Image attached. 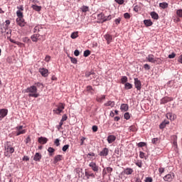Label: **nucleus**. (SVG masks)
<instances>
[{
    "mask_svg": "<svg viewBox=\"0 0 182 182\" xmlns=\"http://www.w3.org/2000/svg\"><path fill=\"white\" fill-rule=\"evenodd\" d=\"M24 93H28V97H39L38 88L35 85H32L24 90Z\"/></svg>",
    "mask_w": 182,
    "mask_h": 182,
    "instance_id": "1",
    "label": "nucleus"
},
{
    "mask_svg": "<svg viewBox=\"0 0 182 182\" xmlns=\"http://www.w3.org/2000/svg\"><path fill=\"white\" fill-rule=\"evenodd\" d=\"M15 151V149L11 146V144H7L5 146L4 156L5 157H11V154Z\"/></svg>",
    "mask_w": 182,
    "mask_h": 182,
    "instance_id": "2",
    "label": "nucleus"
},
{
    "mask_svg": "<svg viewBox=\"0 0 182 182\" xmlns=\"http://www.w3.org/2000/svg\"><path fill=\"white\" fill-rule=\"evenodd\" d=\"M55 109L53 110V113L55 114H60L63 110H65V105L63 103L60 102L58 105H56Z\"/></svg>",
    "mask_w": 182,
    "mask_h": 182,
    "instance_id": "3",
    "label": "nucleus"
},
{
    "mask_svg": "<svg viewBox=\"0 0 182 182\" xmlns=\"http://www.w3.org/2000/svg\"><path fill=\"white\" fill-rule=\"evenodd\" d=\"M16 136H21V134H25L26 129H23V126L20 125L16 127Z\"/></svg>",
    "mask_w": 182,
    "mask_h": 182,
    "instance_id": "4",
    "label": "nucleus"
},
{
    "mask_svg": "<svg viewBox=\"0 0 182 182\" xmlns=\"http://www.w3.org/2000/svg\"><path fill=\"white\" fill-rule=\"evenodd\" d=\"M98 19H100L102 22H106V21H110L112 19V16L109 15L108 16H105V14L100 13L97 15Z\"/></svg>",
    "mask_w": 182,
    "mask_h": 182,
    "instance_id": "5",
    "label": "nucleus"
},
{
    "mask_svg": "<svg viewBox=\"0 0 182 182\" xmlns=\"http://www.w3.org/2000/svg\"><path fill=\"white\" fill-rule=\"evenodd\" d=\"M175 177L176 175L174 174V173H170L164 176V181L171 182L173 181V180H174Z\"/></svg>",
    "mask_w": 182,
    "mask_h": 182,
    "instance_id": "6",
    "label": "nucleus"
},
{
    "mask_svg": "<svg viewBox=\"0 0 182 182\" xmlns=\"http://www.w3.org/2000/svg\"><path fill=\"white\" fill-rule=\"evenodd\" d=\"M112 171H113V168H111V167L105 168L102 170V177L105 178V176H107V174L109 176H112Z\"/></svg>",
    "mask_w": 182,
    "mask_h": 182,
    "instance_id": "7",
    "label": "nucleus"
},
{
    "mask_svg": "<svg viewBox=\"0 0 182 182\" xmlns=\"http://www.w3.org/2000/svg\"><path fill=\"white\" fill-rule=\"evenodd\" d=\"M89 167H91L92 171H95V173L99 171V166H97L95 162H90L89 164Z\"/></svg>",
    "mask_w": 182,
    "mask_h": 182,
    "instance_id": "8",
    "label": "nucleus"
},
{
    "mask_svg": "<svg viewBox=\"0 0 182 182\" xmlns=\"http://www.w3.org/2000/svg\"><path fill=\"white\" fill-rule=\"evenodd\" d=\"M134 86L138 90H141V81L139 78H134Z\"/></svg>",
    "mask_w": 182,
    "mask_h": 182,
    "instance_id": "9",
    "label": "nucleus"
},
{
    "mask_svg": "<svg viewBox=\"0 0 182 182\" xmlns=\"http://www.w3.org/2000/svg\"><path fill=\"white\" fill-rule=\"evenodd\" d=\"M8 115V109H0V120H2L4 117Z\"/></svg>",
    "mask_w": 182,
    "mask_h": 182,
    "instance_id": "10",
    "label": "nucleus"
},
{
    "mask_svg": "<svg viewBox=\"0 0 182 182\" xmlns=\"http://www.w3.org/2000/svg\"><path fill=\"white\" fill-rule=\"evenodd\" d=\"M16 23L19 26H25L26 23L25 22V19L23 18V17H21L20 18H16Z\"/></svg>",
    "mask_w": 182,
    "mask_h": 182,
    "instance_id": "11",
    "label": "nucleus"
},
{
    "mask_svg": "<svg viewBox=\"0 0 182 182\" xmlns=\"http://www.w3.org/2000/svg\"><path fill=\"white\" fill-rule=\"evenodd\" d=\"M63 159V156H62V155H56L54 157L53 164H57L58 163H59V161H62Z\"/></svg>",
    "mask_w": 182,
    "mask_h": 182,
    "instance_id": "12",
    "label": "nucleus"
},
{
    "mask_svg": "<svg viewBox=\"0 0 182 182\" xmlns=\"http://www.w3.org/2000/svg\"><path fill=\"white\" fill-rule=\"evenodd\" d=\"M146 60H148V62H150L151 63H155L157 62V60H156V59H154V55L152 54H149L148 55V56L146 58Z\"/></svg>",
    "mask_w": 182,
    "mask_h": 182,
    "instance_id": "13",
    "label": "nucleus"
},
{
    "mask_svg": "<svg viewBox=\"0 0 182 182\" xmlns=\"http://www.w3.org/2000/svg\"><path fill=\"white\" fill-rule=\"evenodd\" d=\"M108 154H109V149L107 148H104L100 153V156L103 157H106V156H108Z\"/></svg>",
    "mask_w": 182,
    "mask_h": 182,
    "instance_id": "14",
    "label": "nucleus"
},
{
    "mask_svg": "<svg viewBox=\"0 0 182 182\" xmlns=\"http://www.w3.org/2000/svg\"><path fill=\"white\" fill-rule=\"evenodd\" d=\"M134 171L132 168H127L124 170L123 173L127 176H130V174H133Z\"/></svg>",
    "mask_w": 182,
    "mask_h": 182,
    "instance_id": "15",
    "label": "nucleus"
},
{
    "mask_svg": "<svg viewBox=\"0 0 182 182\" xmlns=\"http://www.w3.org/2000/svg\"><path fill=\"white\" fill-rule=\"evenodd\" d=\"M115 141H116V136L109 135L107 136V141H108L109 144H112V143H113Z\"/></svg>",
    "mask_w": 182,
    "mask_h": 182,
    "instance_id": "16",
    "label": "nucleus"
},
{
    "mask_svg": "<svg viewBox=\"0 0 182 182\" xmlns=\"http://www.w3.org/2000/svg\"><path fill=\"white\" fill-rule=\"evenodd\" d=\"M38 141L40 144H46L48 143V138L43 136L39 137Z\"/></svg>",
    "mask_w": 182,
    "mask_h": 182,
    "instance_id": "17",
    "label": "nucleus"
},
{
    "mask_svg": "<svg viewBox=\"0 0 182 182\" xmlns=\"http://www.w3.org/2000/svg\"><path fill=\"white\" fill-rule=\"evenodd\" d=\"M39 73L42 76L44 77H46L48 76V70L45 68H40L39 69Z\"/></svg>",
    "mask_w": 182,
    "mask_h": 182,
    "instance_id": "18",
    "label": "nucleus"
},
{
    "mask_svg": "<svg viewBox=\"0 0 182 182\" xmlns=\"http://www.w3.org/2000/svg\"><path fill=\"white\" fill-rule=\"evenodd\" d=\"M41 159H42V154L39 153H36V154L33 156V161H41Z\"/></svg>",
    "mask_w": 182,
    "mask_h": 182,
    "instance_id": "19",
    "label": "nucleus"
},
{
    "mask_svg": "<svg viewBox=\"0 0 182 182\" xmlns=\"http://www.w3.org/2000/svg\"><path fill=\"white\" fill-rule=\"evenodd\" d=\"M39 36H41V35L38 34V33L32 35L31 37V41L33 42H38V41L39 39Z\"/></svg>",
    "mask_w": 182,
    "mask_h": 182,
    "instance_id": "20",
    "label": "nucleus"
},
{
    "mask_svg": "<svg viewBox=\"0 0 182 182\" xmlns=\"http://www.w3.org/2000/svg\"><path fill=\"white\" fill-rule=\"evenodd\" d=\"M105 38L106 39L107 44L109 45L110 42H112V40L113 39V36L110 34H106L105 36Z\"/></svg>",
    "mask_w": 182,
    "mask_h": 182,
    "instance_id": "21",
    "label": "nucleus"
},
{
    "mask_svg": "<svg viewBox=\"0 0 182 182\" xmlns=\"http://www.w3.org/2000/svg\"><path fill=\"white\" fill-rule=\"evenodd\" d=\"M120 109L122 112H127V110H129V105L127 104H122Z\"/></svg>",
    "mask_w": 182,
    "mask_h": 182,
    "instance_id": "22",
    "label": "nucleus"
},
{
    "mask_svg": "<svg viewBox=\"0 0 182 182\" xmlns=\"http://www.w3.org/2000/svg\"><path fill=\"white\" fill-rule=\"evenodd\" d=\"M114 101H108L105 104H104V106H105L106 107H114Z\"/></svg>",
    "mask_w": 182,
    "mask_h": 182,
    "instance_id": "23",
    "label": "nucleus"
},
{
    "mask_svg": "<svg viewBox=\"0 0 182 182\" xmlns=\"http://www.w3.org/2000/svg\"><path fill=\"white\" fill-rule=\"evenodd\" d=\"M159 8H161L162 9H167V8H168V4L166 2L160 3Z\"/></svg>",
    "mask_w": 182,
    "mask_h": 182,
    "instance_id": "24",
    "label": "nucleus"
},
{
    "mask_svg": "<svg viewBox=\"0 0 182 182\" xmlns=\"http://www.w3.org/2000/svg\"><path fill=\"white\" fill-rule=\"evenodd\" d=\"M151 16L152 19H159V14L157 13H156L155 11H152L151 12Z\"/></svg>",
    "mask_w": 182,
    "mask_h": 182,
    "instance_id": "25",
    "label": "nucleus"
},
{
    "mask_svg": "<svg viewBox=\"0 0 182 182\" xmlns=\"http://www.w3.org/2000/svg\"><path fill=\"white\" fill-rule=\"evenodd\" d=\"M31 8H33V9L34 11H36L37 12H39L42 9V6H37V5H35V4H33L31 6Z\"/></svg>",
    "mask_w": 182,
    "mask_h": 182,
    "instance_id": "26",
    "label": "nucleus"
},
{
    "mask_svg": "<svg viewBox=\"0 0 182 182\" xmlns=\"http://www.w3.org/2000/svg\"><path fill=\"white\" fill-rule=\"evenodd\" d=\"M132 88H133V85L130 84V82H126L124 84V89H126V90H129Z\"/></svg>",
    "mask_w": 182,
    "mask_h": 182,
    "instance_id": "27",
    "label": "nucleus"
},
{
    "mask_svg": "<svg viewBox=\"0 0 182 182\" xmlns=\"http://www.w3.org/2000/svg\"><path fill=\"white\" fill-rule=\"evenodd\" d=\"M144 23L146 26H151V25H153L151 20H144Z\"/></svg>",
    "mask_w": 182,
    "mask_h": 182,
    "instance_id": "28",
    "label": "nucleus"
},
{
    "mask_svg": "<svg viewBox=\"0 0 182 182\" xmlns=\"http://www.w3.org/2000/svg\"><path fill=\"white\" fill-rule=\"evenodd\" d=\"M16 15L18 16L17 19H19L21 18H23V13L20 10H18L16 11Z\"/></svg>",
    "mask_w": 182,
    "mask_h": 182,
    "instance_id": "29",
    "label": "nucleus"
},
{
    "mask_svg": "<svg viewBox=\"0 0 182 182\" xmlns=\"http://www.w3.org/2000/svg\"><path fill=\"white\" fill-rule=\"evenodd\" d=\"M80 10L82 11V12H89V6H82L81 8H80Z\"/></svg>",
    "mask_w": 182,
    "mask_h": 182,
    "instance_id": "30",
    "label": "nucleus"
},
{
    "mask_svg": "<svg viewBox=\"0 0 182 182\" xmlns=\"http://www.w3.org/2000/svg\"><path fill=\"white\" fill-rule=\"evenodd\" d=\"M48 151L49 153V156H53V153H55V149H53V147H49L48 149Z\"/></svg>",
    "mask_w": 182,
    "mask_h": 182,
    "instance_id": "31",
    "label": "nucleus"
},
{
    "mask_svg": "<svg viewBox=\"0 0 182 182\" xmlns=\"http://www.w3.org/2000/svg\"><path fill=\"white\" fill-rule=\"evenodd\" d=\"M121 83H122V85H126V83H127V77L126 76L122 77Z\"/></svg>",
    "mask_w": 182,
    "mask_h": 182,
    "instance_id": "32",
    "label": "nucleus"
},
{
    "mask_svg": "<svg viewBox=\"0 0 182 182\" xmlns=\"http://www.w3.org/2000/svg\"><path fill=\"white\" fill-rule=\"evenodd\" d=\"M134 12H140V11H141V7L139 5H136L134 6Z\"/></svg>",
    "mask_w": 182,
    "mask_h": 182,
    "instance_id": "33",
    "label": "nucleus"
},
{
    "mask_svg": "<svg viewBox=\"0 0 182 182\" xmlns=\"http://www.w3.org/2000/svg\"><path fill=\"white\" fill-rule=\"evenodd\" d=\"M166 118L168 119L169 120H174V116H173L172 113H167Z\"/></svg>",
    "mask_w": 182,
    "mask_h": 182,
    "instance_id": "34",
    "label": "nucleus"
},
{
    "mask_svg": "<svg viewBox=\"0 0 182 182\" xmlns=\"http://www.w3.org/2000/svg\"><path fill=\"white\" fill-rule=\"evenodd\" d=\"M106 99V96L102 95V97H97V101L99 102L100 103L103 102Z\"/></svg>",
    "mask_w": 182,
    "mask_h": 182,
    "instance_id": "35",
    "label": "nucleus"
},
{
    "mask_svg": "<svg viewBox=\"0 0 182 182\" xmlns=\"http://www.w3.org/2000/svg\"><path fill=\"white\" fill-rule=\"evenodd\" d=\"M92 75H95V73H93V71H90V72L87 71V72L85 73V77H90V76H92Z\"/></svg>",
    "mask_w": 182,
    "mask_h": 182,
    "instance_id": "36",
    "label": "nucleus"
},
{
    "mask_svg": "<svg viewBox=\"0 0 182 182\" xmlns=\"http://www.w3.org/2000/svg\"><path fill=\"white\" fill-rule=\"evenodd\" d=\"M176 15L178 18H182V9H178L176 11Z\"/></svg>",
    "mask_w": 182,
    "mask_h": 182,
    "instance_id": "37",
    "label": "nucleus"
},
{
    "mask_svg": "<svg viewBox=\"0 0 182 182\" xmlns=\"http://www.w3.org/2000/svg\"><path fill=\"white\" fill-rule=\"evenodd\" d=\"M173 146H177V136L173 135Z\"/></svg>",
    "mask_w": 182,
    "mask_h": 182,
    "instance_id": "38",
    "label": "nucleus"
},
{
    "mask_svg": "<svg viewBox=\"0 0 182 182\" xmlns=\"http://www.w3.org/2000/svg\"><path fill=\"white\" fill-rule=\"evenodd\" d=\"M168 122H162L160 125H159V128L160 129H164V127H166V124H168Z\"/></svg>",
    "mask_w": 182,
    "mask_h": 182,
    "instance_id": "39",
    "label": "nucleus"
},
{
    "mask_svg": "<svg viewBox=\"0 0 182 182\" xmlns=\"http://www.w3.org/2000/svg\"><path fill=\"white\" fill-rule=\"evenodd\" d=\"M84 56L85 58H87V56H89L90 55V50H87L85 51H84Z\"/></svg>",
    "mask_w": 182,
    "mask_h": 182,
    "instance_id": "40",
    "label": "nucleus"
},
{
    "mask_svg": "<svg viewBox=\"0 0 182 182\" xmlns=\"http://www.w3.org/2000/svg\"><path fill=\"white\" fill-rule=\"evenodd\" d=\"M124 117L126 119V120H129V119H130V114L129 112H126L124 114Z\"/></svg>",
    "mask_w": 182,
    "mask_h": 182,
    "instance_id": "41",
    "label": "nucleus"
},
{
    "mask_svg": "<svg viewBox=\"0 0 182 182\" xmlns=\"http://www.w3.org/2000/svg\"><path fill=\"white\" fill-rule=\"evenodd\" d=\"M85 176L87 177H93L95 178V173H90L89 172H85Z\"/></svg>",
    "mask_w": 182,
    "mask_h": 182,
    "instance_id": "42",
    "label": "nucleus"
},
{
    "mask_svg": "<svg viewBox=\"0 0 182 182\" xmlns=\"http://www.w3.org/2000/svg\"><path fill=\"white\" fill-rule=\"evenodd\" d=\"M72 39H76L77 38V32H74L71 34Z\"/></svg>",
    "mask_w": 182,
    "mask_h": 182,
    "instance_id": "43",
    "label": "nucleus"
},
{
    "mask_svg": "<svg viewBox=\"0 0 182 182\" xmlns=\"http://www.w3.org/2000/svg\"><path fill=\"white\" fill-rule=\"evenodd\" d=\"M180 17H178V16L176 17H173V22H175V23H177L178 22H180Z\"/></svg>",
    "mask_w": 182,
    "mask_h": 182,
    "instance_id": "44",
    "label": "nucleus"
},
{
    "mask_svg": "<svg viewBox=\"0 0 182 182\" xmlns=\"http://www.w3.org/2000/svg\"><path fill=\"white\" fill-rule=\"evenodd\" d=\"M70 61L72 63H74V65H76V63H77V59L75 58H70Z\"/></svg>",
    "mask_w": 182,
    "mask_h": 182,
    "instance_id": "45",
    "label": "nucleus"
},
{
    "mask_svg": "<svg viewBox=\"0 0 182 182\" xmlns=\"http://www.w3.org/2000/svg\"><path fill=\"white\" fill-rule=\"evenodd\" d=\"M40 28H41V26H36V27L33 28V33H36V32H39Z\"/></svg>",
    "mask_w": 182,
    "mask_h": 182,
    "instance_id": "46",
    "label": "nucleus"
},
{
    "mask_svg": "<svg viewBox=\"0 0 182 182\" xmlns=\"http://www.w3.org/2000/svg\"><path fill=\"white\" fill-rule=\"evenodd\" d=\"M59 141H60L59 139H56L55 140V141H54V144H55V146H56L57 147H58V146H60V143Z\"/></svg>",
    "mask_w": 182,
    "mask_h": 182,
    "instance_id": "47",
    "label": "nucleus"
},
{
    "mask_svg": "<svg viewBox=\"0 0 182 182\" xmlns=\"http://www.w3.org/2000/svg\"><path fill=\"white\" fill-rule=\"evenodd\" d=\"M68 120V115L64 114L62 117L61 122H66Z\"/></svg>",
    "mask_w": 182,
    "mask_h": 182,
    "instance_id": "48",
    "label": "nucleus"
},
{
    "mask_svg": "<svg viewBox=\"0 0 182 182\" xmlns=\"http://www.w3.org/2000/svg\"><path fill=\"white\" fill-rule=\"evenodd\" d=\"M115 2L119 4V5H123L124 4V0H115Z\"/></svg>",
    "mask_w": 182,
    "mask_h": 182,
    "instance_id": "49",
    "label": "nucleus"
},
{
    "mask_svg": "<svg viewBox=\"0 0 182 182\" xmlns=\"http://www.w3.org/2000/svg\"><path fill=\"white\" fill-rule=\"evenodd\" d=\"M151 141L153 144H157L159 143V138H154Z\"/></svg>",
    "mask_w": 182,
    "mask_h": 182,
    "instance_id": "50",
    "label": "nucleus"
},
{
    "mask_svg": "<svg viewBox=\"0 0 182 182\" xmlns=\"http://www.w3.org/2000/svg\"><path fill=\"white\" fill-rule=\"evenodd\" d=\"M169 59H174L176 58V53H172L171 55L168 57Z\"/></svg>",
    "mask_w": 182,
    "mask_h": 182,
    "instance_id": "51",
    "label": "nucleus"
},
{
    "mask_svg": "<svg viewBox=\"0 0 182 182\" xmlns=\"http://www.w3.org/2000/svg\"><path fill=\"white\" fill-rule=\"evenodd\" d=\"M138 147H144V146H146V143L145 142H139L137 144Z\"/></svg>",
    "mask_w": 182,
    "mask_h": 182,
    "instance_id": "52",
    "label": "nucleus"
},
{
    "mask_svg": "<svg viewBox=\"0 0 182 182\" xmlns=\"http://www.w3.org/2000/svg\"><path fill=\"white\" fill-rule=\"evenodd\" d=\"M124 18H125V19H130V14L129 13H125L124 14Z\"/></svg>",
    "mask_w": 182,
    "mask_h": 182,
    "instance_id": "53",
    "label": "nucleus"
},
{
    "mask_svg": "<svg viewBox=\"0 0 182 182\" xmlns=\"http://www.w3.org/2000/svg\"><path fill=\"white\" fill-rule=\"evenodd\" d=\"M68 149H69V145L68 144L64 145L63 146V151H66V150H68Z\"/></svg>",
    "mask_w": 182,
    "mask_h": 182,
    "instance_id": "54",
    "label": "nucleus"
},
{
    "mask_svg": "<svg viewBox=\"0 0 182 182\" xmlns=\"http://www.w3.org/2000/svg\"><path fill=\"white\" fill-rule=\"evenodd\" d=\"M26 144H28V143H31V136H28L25 140Z\"/></svg>",
    "mask_w": 182,
    "mask_h": 182,
    "instance_id": "55",
    "label": "nucleus"
},
{
    "mask_svg": "<svg viewBox=\"0 0 182 182\" xmlns=\"http://www.w3.org/2000/svg\"><path fill=\"white\" fill-rule=\"evenodd\" d=\"M144 68L145 69V70H150V65H149V64H145L144 65Z\"/></svg>",
    "mask_w": 182,
    "mask_h": 182,
    "instance_id": "56",
    "label": "nucleus"
},
{
    "mask_svg": "<svg viewBox=\"0 0 182 182\" xmlns=\"http://www.w3.org/2000/svg\"><path fill=\"white\" fill-rule=\"evenodd\" d=\"M145 181L146 182H153V178L151 177H146Z\"/></svg>",
    "mask_w": 182,
    "mask_h": 182,
    "instance_id": "57",
    "label": "nucleus"
},
{
    "mask_svg": "<svg viewBox=\"0 0 182 182\" xmlns=\"http://www.w3.org/2000/svg\"><path fill=\"white\" fill-rule=\"evenodd\" d=\"M120 21H122V19H120V18L115 19L114 20L115 25H119V23H120Z\"/></svg>",
    "mask_w": 182,
    "mask_h": 182,
    "instance_id": "58",
    "label": "nucleus"
},
{
    "mask_svg": "<svg viewBox=\"0 0 182 182\" xmlns=\"http://www.w3.org/2000/svg\"><path fill=\"white\" fill-rule=\"evenodd\" d=\"M159 174H163L164 173V168L160 167L159 168Z\"/></svg>",
    "mask_w": 182,
    "mask_h": 182,
    "instance_id": "59",
    "label": "nucleus"
},
{
    "mask_svg": "<svg viewBox=\"0 0 182 182\" xmlns=\"http://www.w3.org/2000/svg\"><path fill=\"white\" fill-rule=\"evenodd\" d=\"M97 130H98L97 126L96 125L92 126V132H97Z\"/></svg>",
    "mask_w": 182,
    "mask_h": 182,
    "instance_id": "60",
    "label": "nucleus"
},
{
    "mask_svg": "<svg viewBox=\"0 0 182 182\" xmlns=\"http://www.w3.org/2000/svg\"><path fill=\"white\" fill-rule=\"evenodd\" d=\"M74 55H75V56H79V55H80V53L79 52V50H75L74 51Z\"/></svg>",
    "mask_w": 182,
    "mask_h": 182,
    "instance_id": "61",
    "label": "nucleus"
},
{
    "mask_svg": "<svg viewBox=\"0 0 182 182\" xmlns=\"http://www.w3.org/2000/svg\"><path fill=\"white\" fill-rule=\"evenodd\" d=\"M91 90H93V87L91 85H88L87 87V92H90Z\"/></svg>",
    "mask_w": 182,
    "mask_h": 182,
    "instance_id": "62",
    "label": "nucleus"
},
{
    "mask_svg": "<svg viewBox=\"0 0 182 182\" xmlns=\"http://www.w3.org/2000/svg\"><path fill=\"white\" fill-rule=\"evenodd\" d=\"M144 153L143 152V151H140L139 152V157L141 158V159H144Z\"/></svg>",
    "mask_w": 182,
    "mask_h": 182,
    "instance_id": "63",
    "label": "nucleus"
},
{
    "mask_svg": "<svg viewBox=\"0 0 182 182\" xmlns=\"http://www.w3.org/2000/svg\"><path fill=\"white\" fill-rule=\"evenodd\" d=\"M178 62L179 63H182V55H181L178 58Z\"/></svg>",
    "mask_w": 182,
    "mask_h": 182,
    "instance_id": "64",
    "label": "nucleus"
}]
</instances>
